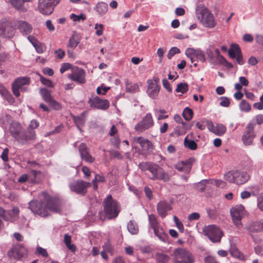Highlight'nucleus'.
<instances>
[{
  "label": "nucleus",
  "mask_w": 263,
  "mask_h": 263,
  "mask_svg": "<svg viewBox=\"0 0 263 263\" xmlns=\"http://www.w3.org/2000/svg\"><path fill=\"white\" fill-rule=\"evenodd\" d=\"M40 93L44 101L48 103L52 98L51 91L46 88H42L40 89Z\"/></svg>",
  "instance_id": "34"
},
{
  "label": "nucleus",
  "mask_w": 263,
  "mask_h": 263,
  "mask_svg": "<svg viewBox=\"0 0 263 263\" xmlns=\"http://www.w3.org/2000/svg\"><path fill=\"white\" fill-rule=\"evenodd\" d=\"M17 28L24 35L30 34L32 30L31 24L24 21H18L16 24Z\"/></svg>",
  "instance_id": "25"
},
{
  "label": "nucleus",
  "mask_w": 263,
  "mask_h": 263,
  "mask_svg": "<svg viewBox=\"0 0 263 263\" xmlns=\"http://www.w3.org/2000/svg\"><path fill=\"white\" fill-rule=\"evenodd\" d=\"M198 20L206 28H213L216 25L213 14L205 8L196 9Z\"/></svg>",
  "instance_id": "3"
},
{
  "label": "nucleus",
  "mask_w": 263,
  "mask_h": 263,
  "mask_svg": "<svg viewBox=\"0 0 263 263\" xmlns=\"http://www.w3.org/2000/svg\"><path fill=\"white\" fill-rule=\"evenodd\" d=\"M126 89L127 91L132 93H135L139 91V86L137 84L135 83H127Z\"/></svg>",
  "instance_id": "43"
},
{
  "label": "nucleus",
  "mask_w": 263,
  "mask_h": 263,
  "mask_svg": "<svg viewBox=\"0 0 263 263\" xmlns=\"http://www.w3.org/2000/svg\"><path fill=\"white\" fill-rule=\"evenodd\" d=\"M71 238L70 235H69L68 234H65L64 235V242L66 247L71 251H75L76 247L74 245H72L71 243Z\"/></svg>",
  "instance_id": "40"
},
{
  "label": "nucleus",
  "mask_w": 263,
  "mask_h": 263,
  "mask_svg": "<svg viewBox=\"0 0 263 263\" xmlns=\"http://www.w3.org/2000/svg\"><path fill=\"white\" fill-rule=\"evenodd\" d=\"M153 125L154 121L152 116L151 114L148 113L140 122L136 125L135 129L138 134H140L152 127Z\"/></svg>",
  "instance_id": "10"
},
{
  "label": "nucleus",
  "mask_w": 263,
  "mask_h": 263,
  "mask_svg": "<svg viewBox=\"0 0 263 263\" xmlns=\"http://www.w3.org/2000/svg\"><path fill=\"white\" fill-rule=\"evenodd\" d=\"M78 149L81 158L82 160L89 163H92L94 162L95 159L90 155L87 146L85 143H81Z\"/></svg>",
  "instance_id": "22"
},
{
  "label": "nucleus",
  "mask_w": 263,
  "mask_h": 263,
  "mask_svg": "<svg viewBox=\"0 0 263 263\" xmlns=\"http://www.w3.org/2000/svg\"><path fill=\"white\" fill-rule=\"evenodd\" d=\"M103 206L105 216L108 219L116 218L121 211L119 203L114 199L111 195H108L104 199Z\"/></svg>",
  "instance_id": "1"
},
{
  "label": "nucleus",
  "mask_w": 263,
  "mask_h": 263,
  "mask_svg": "<svg viewBox=\"0 0 263 263\" xmlns=\"http://www.w3.org/2000/svg\"><path fill=\"white\" fill-rule=\"evenodd\" d=\"M71 67V65L68 63H63L60 68V71L61 73H64L68 69H69Z\"/></svg>",
  "instance_id": "61"
},
{
  "label": "nucleus",
  "mask_w": 263,
  "mask_h": 263,
  "mask_svg": "<svg viewBox=\"0 0 263 263\" xmlns=\"http://www.w3.org/2000/svg\"><path fill=\"white\" fill-rule=\"evenodd\" d=\"M255 137L254 133V126L249 123L246 127V130L242 136V141L246 145H250L253 143V141Z\"/></svg>",
  "instance_id": "12"
},
{
  "label": "nucleus",
  "mask_w": 263,
  "mask_h": 263,
  "mask_svg": "<svg viewBox=\"0 0 263 263\" xmlns=\"http://www.w3.org/2000/svg\"><path fill=\"white\" fill-rule=\"evenodd\" d=\"M14 29L6 23H0V36L6 38H11L14 34Z\"/></svg>",
  "instance_id": "23"
},
{
  "label": "nucleus",
  "mask_w": 263,
  "mask_h": 263,
  "mask_svg": "<svg viewBox=\"0 0 263 263\" xmlns=\"http://www.w3.org/2000/svg\"><path fill=\"white\" fill-rule=\"evenodd\" d=\"M221 101L220 102V105L223 107H228L230 105V100L228 97H221L220 98Z\"/></svg>",
  "instance_id": "54"
},
{
  "label": "nucleus",
  "mask_w": 263,
  "mask_h": 263,
  "mask_svg": "<svg viewBox=\"0 0 263 263\" xmlns=\"http://www.w3.org/2000/svg\"><path fill=\"white\" fill-rule=\"evenodd\" d=\"M162 85L163 87L169 92H171L172 91V88L169 82L167 79H164L162 80Z\"/></svg>",
  "instance_id": "60"
},
{
  "label": "nucleus",
  "mask_w": 263,
  "mask_h": 263,
  "mask_svg": "<svg viewBox=\"0 0 263 263\" xmlns=\"http://www.w3.org/2000/svg\"><path fill=\"white\" fill-rule=\"evenodd\" d=\"M32 0H9V2L15 9L22 12H26L27 8L24 6L25 2H31Z\"/></svg>",
  "instance_id": "27"
},
{
  "label": "nucleus",
  "mask_w": 263,
  "mask_h": 263,
  "mask_svg": "<svg viewBox=\"0 0 263 263\" xmlns=\"http://www.w3.org/2000/svg\"><path fill=\"white\" fill-rule=\"evenodd\" d=\"M103 248L104 251L106 252H109L111 254L114 253V249L110 242L108 241L104 243V245L103 246Z\"/></svg>",
  "instance_id": "53"
},
{
  "label": "nucleus",
  "mask_w": 263,
  "mask_h": 263,
  "mask_svg": "<svg viewBox=\"0 0 263 263\" xmlns=\"http://www.w3.org/2000/svg\"><path fill=\"white\" fill-rule=\"evenodd\" d=\"M30 83V80L29 77H24L16 79L12 84V92L16 97L20 96V89H22L24 85H29Z\"/></svg>",
  "instance_id": "13"
},
{
  "label": "nucleus",
  "mask_w": 263,
  "mask_h": 263,
  "mask_svg": "<svg viewBox=\"0 0 263 263\" xmlns=\"http://www.w3.org/2000/svg\"><path fill=\"white\" fill-rule=\"evenodd\" d=\"M146 169L151 173L152 180H161L167 182L170 180V176L162 168L155 163H146Z\"/></svg>",
  "instance_id": "4"
},
{
  "label": "nucleus",
  "mask_w": 263,
  "mask_h": 263,
  "mask_svg": "<svg viewBox=\"0 0 263 263\" xmlns=\"http://www.w3.org/2000/svg\"><path fill=\"white\" fill-rule=\"evenodd\" d=\"M85 77V71L81 68L77 67L71 74L68 75V78L71 81L78 83L84 84L86 82Z\"/></svg>",
  "instance_id": "20"
},
{
  "label": "nucleus",
  "mask_w": 263,
  "mask_h": 263,
  "mask_svg": "<svg viewBox=\"0 0 263 263\" xmlns=\"http://www.w3.org/2000/svg\"><path fill=\"white\" fill-rule=\"evenodd\" d=\"M245 229L248 231L249 235L255 240L254 233L263 231V220L254 221L246 226Z\"/></svg>",
  "instance_id": "21"
},
{
  "label": "nucleus",
  "mask_w": 263,
  "mask_h": 263,
  "mask_svg": "<svg viewBox=\"0 0 263 263\" xmlns=\"http://www.w3.org/2000/svg\"><path fill=\"white\" fill-rule=\"evenodd\" d=\"M194 161L195 159L191 157L185 161L179 162L175 165V167L181 172L189 174Z\"/></svg>",
  "instance_id": "18"
},
{
  "label": "nucleus",
  "mask_w": 263,
  "mask_h": 263,
  "mask_svg": "<svg viewBox=\"0 0 263 263\" xmlns=\"http://www.w3.org/2000/svg\"><path fill=\"white\" fill-rule=\"evenodd\" d=\"M80 40L77 35H72L69 40L68 46L74 49L80 43Z\"/></svg>",
  "instance_id": "38"
},
{
  "label": "nucleus",
  "mask_w": 263,
  "mask_h": 263,
  "mask_svg": "<svg viewBox=\"0 0 263 263\" xmlns=\"http://www.w3.org/2000/svg\"><path fill=\"white\" fill-rule=\"evenodd\" d=\"M40 201L33 200L29 202V209L34 214H37L41 217H47L49 215L45 206V203L39 195Z\"/></svg>",
  "instance_id": "7"
},
{
  "label": "nucleus",
  "mask_w": 263,
  "mask_h": 263,
  "mask_svg": "<svg viewBox=\"0 0 263 263\" xmlns=\"http://www.w3.org/2000/svg\"><path fill=\"white\" fill-rule=\"evenodd\" d=\"M91 186L90 182H86L82 180L73 181L69 184L71 191L75 193L84 196L87 192V189Z\"/></svg>",
  "instance_id": "9"
},
{
  "label": "nucleus",
  "mask_w": 263,
  "mask_h": 263,
  "mask_svg": "<svg viewBox=\"0 0 263 263\" xmlns=\"http://www.w3.org/2000/svg\"><path fill=\"white\" fill-rule=\"evenodd\" d=\"M171 209V205L165 201H160L157 205V212L161 217H165Z\"/></svg>",
  "instance_id": "24"
},
{
  "label": "nucleus",
  "mask_w": 263,
  "mask_h": 263,
  "mask_svg": "<svg viewBox=\"0 0 263 263\" xmlns=\"http://www.w3.org/2000/svg\"><path fill=\"white\" fill-rule=\"evenodd\" d=\"M205 263H219L216 260L214 257L212 256H208L204 258Z\"/></svg>",
  "instance_id": "64"
},
{
  "label": "nucleus",
  "mask_w": 263,
  "mask_h": 263,
  "mask_svg": "<svg viewBox=\"0 0 263 263\" xmlns=\"http://www.w3.org/2000/svg\"><path fill=\"white\" fill-rule=\"evenodd\" d=\"M133 141L135 143H139L144 151H148L152 148V142L142 137H134L133 138Z\"/></svg>",
  "instance_id": "26"
},
{
  "label": "nucleus",
  "mask_w": 263,
  "mask_h": 263,
  "mask_svg": "<svg viewBox=\"0 0 263 263\" xmlns=\"http://www.w3.org/2000/svg\"><path fill=\"white\" fill-rule=\"evenodd\" d=\"M18 135L15 139L22 144H27L29 141L35 139V132L33 130H22Z\"/></svg>",
  "instance_id": "17"
},
{
  "label": "nucleus",
  "mask_w": 263,
  "mask_h": 263,
  "mask_svg": "<svg viewBox=\"0 0 263 263\" xmlns=\"http://www.w3.org/2000/svg\"><path fill=\"white\" fill-rule=\"evenodd\" d=\"M206 183V181L204 180L199 182L197 185L198 190L201 192L204 191L205 190Z\"/></svg>",
  "instance_id": "62"
},
{
  "label": "nucleus",
  "mask_w": 263,
  "mask_h": 263,
  "mask_svg": "<svg viewBox=\"0 0 263 263\" xmlns=\"http://www.w3.org/2000/svg\"><path fill=\"white\" fill-rule=\"evenodd\" d=\"M127 227L128 231L130 234L133 235L138 234L139 228L137 223L135 221L130 220L127 223Z\"/></svg>",
  "instance_id": "32"
},
{
  "label": "nucleus",
  "mask_w": 263,
  "mask_h": 263,
  "mask_svg": "<svg viewBox=\"0 0 263 263\" xmlns=\"http://www.w3.org/2000/svg\"><path fill=\"white\" fill-rule=\"evenodd\" d=\"M148 221L150 227L153 229H156L161 227L158 221L156 216L154 214H151L148 216Z\"/></svg>",
  "instance_id": "36"
},
{
  "label": "nucleus",
  "mask_w": 263,
  "mask_h": 263,
  "mask_svg": "<svg viewBox=\"0 0 263 263\" xmlns=\"http://www.w3.org/2000/svg\"><path fill=\"white\" fill-rule=\"evenodd\" d=\"M203 231L204 235L213 242H219L223 235L222 231L215 225L206 226L203 228Z\"/></svg>",
  "instance_id": "8"
},
{
  "label": "nucleus",
  "mask_w": 263,
  "mask_h": 263,
  "mask_svg": "<svg viewBox=\"0 0 263 263\" xmlns=\"http://www.w3.org/2000/svg\"><path fill=\"white\" fill-rule=\"evenodd\" d=\"M180 52V50L178 48L176 47H172L167 54V58L171 59L175 54L179 53Z\"/></svg>",
  "instance_id": "48"
},
{
  "label": "nucleus",
  "mask_w": 263,
  "mask_h": 263,
  "mask_svg": "<svg viewBox=\"0 0 263 263\" xmlns=\"http://www.w3.org/2000/svg\"><path fill=\"white\" fill-rule=\"evenodd\" d=\"M11 117L8 115H5L0 118V121H2V124L3 126L6 125L8 124L11 120Z\"/></svg>",
  "instance_id": "55"
},
{
  "label": "nucleus",
  "mask_w": 263,
  "mask_h": 263,
  "mask_svg": "<svg viewBox=\"0 0 263 263\" xmlns=\"http://www.w3.org/2000/svg\"><path fill=\"white\" fill-rule=\"evenodd\" d=\"M22 130V127L21 125L16 122L13 121L10 123L9 127V132L13 137L14 138L20 134V133Z\"/></svg>",
  "instance_id": "28"
},
{
  "label": "nucleus",
  "mask_w": 263,
  "mask_h": 263,
  "mask_svg": "<svg viewBox=\"0 0 263 263\" xmlns=\"http://www.w3.org/2000/svg\"><path fill=\"white\" fill-rule=\"evenodd\" d=\"M103 28V25L101 24H96L95 25V29L97 30L96 32V34L98 36H101L102 35Z\"/></svg>",
  "instance_id": "57"
},
{
  "label": "nucleus",
  "mask_w": 263,
  "mask_h": 263,
  "mask_svg": "<svg viewBox=\"0 0 263 263\" xmlns=\"http://www.w3.org/2000/svg\"><path fill=\"white\" fill-rule=\"evenodd\" d=\"M154 234L161 241L166 242L168 241V236L166 233L163 229L160 227L156 229L153 230Z\"/></svg>",
  "instance_id": "30"
},
{
  "label": "nucleus",
  "mask_w": 263,
  "mask_h": 263,
  "mask_svg": "<svg viewBox=\"0 0 263 263\" xmlns=\"http://www.w3.org/2000/svg\"><path fill=\"white\" fill-rule=\"evenodd\" d=\"M148 84V86L147 89V93L148 96L153 99H156L160 91V86L154 85L150 83Z\"/></svg>",
  "instance_id": "29"
},
{
  "label": "nucleus",
  "mask_w": 263,
  "mask_h": 263,
  "mask_svg": "<svg viewBox=\"0 0 263 263\" xmlns=\"http://www.w3.org/2000/svg\"><path fill=\"white\" fill-rule=\"evenodd\" d=\"M88 102L91 107L102 110H106L109 106V102L107 100L101 99L98 96L90 98Z\"/></svg>",
  "instance_id": "14"
},
{
  "label": "nucleus",
  "mask_w": 263,
  "mask_h": 263,
  "mask_svg": "<svg viewBox=\"0 0 263 263\" xmlns=\"http://www.w3.org/2000/svg\"><path fill=\"white\" fill-rule=\"evenodd\" d=\"M40 81L41 83L48 87L53 88L54 87V85L53 83L49 79L44 78L42 76H40Z\"/></svg>",
  "instance_id": "52"
},
{
  "label": "nucleus",
  "mask_w": 263,
  "mask_h": 263,
  "mask_svg": "<svg viewBox=\"0 0 263 263\" xmlns=\"http://www.w3.org/2000/svg\"><path fill=\"white\" fill-rule=\"evenodd\" d=\"M230 253L233 257L239 259V260H244L245 256L242 253L239 252L238 249L235 246L231 247L230 250Z\"/></svg>",
  "instance_id": "35"
},
{
  "label": "nucleus",
  "mask_w": 263,
  "mask_h": 263,
  "mask_svg": "<svg viewBox=\"0 0 263 263\" xmlns=\"http://www.w3.org/2000/svg\"><path fill=\"white\" fill-rule=\"evenodd\" d=\"M36 253L44 257H47L48 255L46 250L41 247H37L36 248Z\"/></svg>",
  "instance_id": "59"
},
{
  "label": "nucleus",
  "mask_w": 263,
  "mask_h": 263,
  "mask_svg": "<svg viewBox=\"0 0 263 263\" xmlns=\"http://www.w3.org/2000/svg\"><path fill=\"white\" fill-rule=\"evenodd\" d=\"M50 107L54 110H59L61 108L60 104L54 100L53 98L48 102Z\"/></svg>",
  "instance_id": "49"
},
{
  "label": "nucleus",
  "mask_w": 263,
  "mask_h": 263,
  "mask_svg": "<svg viewBox=\"0 0 263 263\" xmlns=\"http://www.w3.org/2000/svg\"><path fill=\"white\" fill-rule=\"evenodd\" d=\"M194 57H195L197 60L202 62H204L205 61L204 54L201 50H196Z\"/></svg>",
  "instance_id": "47"
},
{
  "label": "nucleus",
  "mask_w": 263,
  "mask_h": 263,
  "mask_svg": "<svg viewBox=\"0 0 263 263\" xmlns=\"http://www.w3.org/2000/svg\"><path fill=\"white\" fill-rule=\"evenodd\" d=\"M228 52L229 57L231 59L236 58L239 65H242L245 64L242 53L238 44H232Z\"/></svg>",
  "instance_id": "11"
},
{
  "label": "nucleus",
  "mask_w": 263,
  "mask_h": 263,
  "mask_svg": "<svg viewBox=\"0 0 263 263\" xmlns=\"http://www.w3.org/2000/svg\"><path fill=\"white\" fill-rule=\"evenodd\" d=\"M39 53H42L44 52L45 50L44 45L41 42H39V43L35 45L34 47Z\"/></svg>",
  "instance_id": "58"
},
{
  "label": "nucleus",
  "mask_w": 263,
  "mask_h": 263,
  "mask_svg": "<svg viewBox=\"0 0 263 263\" xmlns=\"http://www.w3.org/2000/svg\"><path fill=\"white\" fill-rule=\"evenodd\" d=\"M95 10L97 12L99 15H103L108 10V5L104 2H98L96 5Z\"/></svg>",
  "instance_id": "31"
},
{
  "label": "nucleus",
  "mask_w": 263,
  "mask_h": 263,
  "mask_svg": "<svg viewBox=\"0 0 263 263\" xmlns=\"http://www.w3.org/2000/svg\"><path fill=\"white\" fill-rule=\"evenodd\" d=\"M9 149L5 148L3 149L2 154L1 155V158L4 162H7L9 160L8 158Z\"/></svg>",
  "instance_id": "56"
},
{
  "label": "nucleus",
  "mask_w": 263,
  "mask_h": 263,
  "mask_svg": "<svg viewBox=\"0 0 263 263\" xmlns=\"http://www.w3.org/2000/svg\"><path fill=\"white\" fill-rule=\"evenodd\" d=\"M189 89V86L186 83H180L177 85L175 89L176 92H181L183 94L187 92Z\"/></svg>",
  "instance_id": "41"
},
{
  "label": "nucleus",
  "mask_w": 263,
  "mask_h": 263,
  "mask_svg": "<svg viewBox=\"0 0 263 263\" xmlns=\"http://www.w3.org/2000/svg\"><path fill=\"white\" fill-rule=\"evenodd\" d=\"M244 207L241 205H238L231 209V215L234 223L236 225L240 224V220L245 213Z\"/></svg>",
  "instance_id": "16"
},
{
  "label": "nucleus",
  "mask_w": 263,
  "mask_h": 263,
  "mask_svg": "<svg viewBox=\"0 0 263 263\" xmlns=\"http://www.w3.org/2000/svg\"><path fill=\"white\" fill-rule=\"evenodd\" d=\"M144 192L145 195L149 200H151L153 198V193L152 190L148 186L144 187Z\"/></svg>",
  "instance_id": "63"
},
{
  "label": "nucleus",
  "mask_w": 263,
  "mask_h": 263,
  "mask_svg": "<svg viewBox=\"0 0 263 263\" xmlns=\"http://www.w3.org/2000/svg\"><path fill=\"white\" fill-rule=\"evenodd\" d=\"M70 18L73 20L74 22H80V21H84L86 20V17L83 14H81L80 15H76L74 13H72L70 15Z\"/></svg>",
  "instance_id": "50"
},
{
  "label": "nucleus",
  "mask_w": 263,
  "mask_h": 263,
  "mask_svg": "<svg viewBox=\"0 0 263 263\" xmlns=\"http://www.w3.org/2000/svg\"><path fill=\"white\" fill-rule=\"evenodd\" d=\"M110 155L112 158H117L119 160H122L123 159V155L121 153L117 151H111L110 152Z\"/></svg>",
  "instance_id": "51"
},
{
  "label": "nucleus",
  "mask_w": 263,
  "mask_h": 263,
  "mask_svg": "<svg viewBox=\"0 0 263 263\" xmlns=\"http://www.w3.org/2000/svg\"><path fill=\"white\" fill-rule=\"evenodd\" d=\"M40 197L45 202V206L48 212L59 213L62 210L63 204L62 201L58 198L51 197L45 192L40 194Z\"/></svg>",
  "instance_id": "2"
},
{
  "label": "nucleus",
  "mask_w": 263,
  "mask_h": 263,
  "mask_svg": "<svg viewBox=\"0 0 263 263\" xmlns=\"http://www.w3.org/2000/svg\"><path fill=\"white\" fill-rule=\"evenodd\" d=\"M52 0H39L38 8L41 13L45 15L51 14L54 9Z\"/></svg>",
  "instance_id": "19"
},
{
  "label": "nucleus",
  "mask_w": 263,
  "mask_h": 263,
  "mask_svg": "<svg viewBox=\"0 0 263 263\" xmlns=\"http://www.w3.org/2000/svg\"><path fill=\"white\" fill-rule=\"evenodd\" d=\"M182 116L186 121L191 120L193 116V111L192 109L189 107H185L182 112Z\"/></svg>",
  "instance_id": "42"
},
{
  "label": "nucleus",
  "mask_w": 263,
  "mask_h": 263,
  "mask_svg": "<svg viewBox=\"0 0 263 263\" xmlns=\"http://www.w3.org/2000/svg\"><path fill=\"white\" fill-rule=\"evenodd\" d=\"M155 257L159 263H167L170 260L168 255L163 253H157Z\"/></svg>",
  "instance_id": "37"
},
{
  "label": "nucleus",
  "mask_w": 263,
  "mask_h": 263,
  "mask_svg": "<svg viewBox=\"0 0 263 263\" xmlns=\"http://www.w3.org/2000/svg\"><path fill=\"white\" fill-rule=\"evenodd\" d=\"M174 263H193L194 259L192 254L182 248L175 249L173 253Z\"/></svg>",
  "instance_id": "5"
},
{
  "label": "nucleus",
  "mask_w": 263,
  "mask_h": 263,
  "mask_svg": "<svg viewBox=\"0 0 263 263\" xmlns=\"http://www.w3.org/2000/svg\"><path fill=\"white\" fill-rule=\"evenodd\" d=\"M27 254V249L22 245H17L12 247L7 253L8 256L16 259H21Z\"/></svg>",
  "instance_id": "15"
},
{
  "label": "nucleus",
  "mask_w": 263,
  "mask_h": 263,
  "mask_svg": "<svg viewBox=\"0 0 263 263\" xmlns=\"http://www.w3.org/2000/svg\"><path fill=\"white\" fill-rule=\"evenodd\" d=\"M226 132V127L221 124L216 125L215 135L221 136L223 135Z\"/></svg>",
  "instance_id": "45"
},
{
  "label": "nucleus",
  "mask_w": 263,
  "mask_h": 263,
  "mask_svg": "<svg viewBox=\"0 0 263 263\" xmlns=\"http://www.w3.org/2000/svg\"><path fill=\"white\" fill-rule=\"evenodd\" d=\"M239 108L241 111L248 112L251 109L250 104L246 100H243L239 104Z\"/></svg>",
  "instance_id": "44"
},
{
  "label": "nucleus",
  "mask_w": 263,
  "mask_h": 263,
  "mask_svg": "<svg viewBox=\"0 0 263 263\" xmlns=\"http://www.w3.org/2000/svg\"><path fill=\"white\" fill-rule=\"evenodd\" d=\"M201 122L202 123H205L208 129L211 132L215 134L216 126H215L211 120H205L204 121L202 120Z\"/></svg>",
  "instance_id": "46"
},
{
  "label": "nucleus",
  "mask_w": 263,
  "mask_h": 263,
  "mask_svg": "<svg viewBox=\"0 0 263 263\" xmlns=\"http://www.w3.org/2000/svg\"><path fill=\"white\" fill-rule=\"evenodd\" d=\"M73 120L77 126L81 130V127L83 126L85 122V113H82L80 116L74 117Z\"/></svg>",
  "instance_id": "33"
},
{
  "label": "nucleus",
  "mask_w": 263,
  "mask_h": 263,
  "mask_svg": "<svg viewBox=\"0 0 263 263\" xmlns=\"http://www.w3.org/2000/svg\"><path fill=\"white\" fill-rule=\"evenodd\" d=\"M184 145L185 147L193 151L196 149L197 147V145L195 141L192 140H188L187 137L184 139Z\"/></svg>",
  "instance_id": "39"
},
{
  "label": "nucleus",
  "mask_w": 263,
  "mask_h": 263,
  "mask_svg": "<svg viewBox=\"0 0 263 263\" xmlns=\"http://www.w3.org/2000/svg\"><path fill=\"white\" fill-rule=\"evenodd\" d=\"M224 178L231 183L241 185L244 184L249 180V176L245 172L230 171L225 174Z\"/></svg>",
  "instance_id": "6"
}]
</instances>
